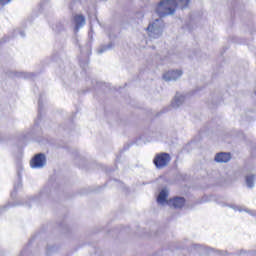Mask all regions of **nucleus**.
<instances>
[{
    "label": "nucleus",
    "instance_id": "f257e3e1",
    "mask_svg": "<svg viewBox=\"0 0 256 256\" xmlns=\"http://www.w3.org/2000/svg\"><path fill=\"white\" fill-rule=\"evenodd\" d=\"M191 0H162L156 7L157 15L161 17H167V15H173L177 11L178 5L181 9H185L189 6Z\"/></svg>",
    "mask_w": 256,
    "mask_h": 256
},
{
    "label": "nucleus",
    "instance_id": "f03ea898",
    "mask_svg": "<svg viewBox=\"0 0 256 256\" xmlns=\"http://www.w3.org/2000/svg\"><path fill=\"white\" fill-rule=\"evenodd\" d=\"M163 29H165V23L163 19L158 18L148 25L146 31L152 39H159V36L163 35Z\"/></svg>",
    "mask_w": 256,
    "mask_h": 256
},
{
    "label": "nucleus",
    "instance_id": "7ed1b4c3",
    "mask_svg": "<svg viewBox=\"0 0 256 256\" xmlns=\"http://www.w3.org/2000/svg\"><path fill=\"white\" fill-rule=\"evenodd\" d=\"M153 163L156 169H163L164 167H167L169 163H171V155H169V153L157 154L153 160Z\"/></svg>",
    "mask_w": 256,
    "mask_h": 256
},
{
    "label": "nucleus",
    "instance_id": "20e7f679",
    "mask_svg": "<svg viewBox=\"0 0 256 256\" xmlns=\"http://www.w3.org/2000/svg\"><path fill=\"white\" fill-rule=\"evenodd\" d=\"M47 164V157L43 153H39L34 156V158L30 162V167L32 169H42Z\"/></svg>",
    "mask_w": 256,
    "mask_h": 256
},
{
    "label": "nucleus",
    "instance_id": "39448f33",
    "mask_svg": "<svg viewBox=\"0 0 256 256\" xmlns=\"http://www.w3.org/2000/svg\"><path fill=\"white\" fill-rule=\"evenodd\" d=\"M167 205H169V207H173L174 209H183V207H185V198L174 197L167 201Z\"/></svg>",
    "mask_w": 256,
    "mask_h": 256
},
{
    "label": "nucleus",
    "instance_id": "423d86ee",
    "mask_svg": "<svg viewBox=\"0 0 256 256\" xmlns=\"http://www.w3.org/2000/svg\"><path fill=\"white\" fill-rule=\"evenodd\" d=\"M181 75H183V71L172 70V71L166 72L163 75V79H164V81H177V79H179V77H181Z\"/></svg>",
    "mask_w": 256,
    "mask_h": 256
},
{
    "label": "nucleus",
    "instance_id": "0eeeda50",
    "mask_svg": "<svg viewBox=\"0 0 256 256\" xmlns=\"http://www.w3.org/2000/svg\"><path fill=\"white\" fill-rule=\"evenodd\" d=\"M214 161H216V163H229V161H231V153L219 152L215 155Z\"/></svg>",
    "mask_w": 256,
    "mask_h": 256
},
{
    "label": "nucleus",
    "instance_id": "6e6552de",
    "mask_svg": "<svg viewBox=\"0 0 256 256\" xmlns=\"http://www.w3.org/2000/svg\"><path fill=\"white\" fill-rule=\"evenodd\" d=\"M74 23L76 31L80 30L85 25V16L78 14L74 16Z\"/></svg>",
    "mask_w": 256,
    "mask_h": 256
},
{
    "label": "nucleus",
    "instance_id": "1a4fd4ad",
    "mask_svg": "<svg viewBox=\"0 0 256 256\" xmlns=\"http://www.w3.org/2000/svg\"><path fill=\"white\" fill-rule=\"evenodd\" d=\"M184 102L185 96L179 95V93H177L174 98V101L172 102V107H174V109H177V107H181V105H183Z\"/></svg>",
    "mask_w": 256,
    "mask_h": 256
},
{
    "label": "nucleus",
    "instance_id": "9d476101",
    "mask_svg": "<svg viewBox=\"0 0 256 256\" xmlns=\"http://www.w3.org/2000/svg\"><path fill=\"white\" fill-rule=\"evenodd\" d=\"M246 185L249 189H253V187H255V175L251 174L246 176Z\"/></svg>",
    "mask_w": 256,
    "mask_h": 256
},
{
    "label": "nucleus",
    "instance_id": "9b49d317",
    "mask_svg": "<svg viewBox=\"0 0 256 256\" xmlns=\"http://www.w3.org/2000/svg\"><path fill=\"white\" fill-rule=\"evenodd\" d=\"M168 196L169 194L166 192V190H161L157 198L158 203H165Z\"/></svg>",
    "mask_w": 256,
    "mask_h": 256
},
{
    "label": "nucleus",
    "instance_id": "f8f14e48",
    "mask_svg": "<svg viewBox=\"0 0 256 256\" xmlns=\"http://www.w3.org/2000/svg\"><path fill=\"white\" fill-rule=\"evenodd\" d=\"M113 48L112 42H110L108 45H103L98 48V53L101 55V53H105V51H109V49Z\"/></svg>",
    "mask_w": 256,
    "mask_h": 256
},
{
    "label": "nucleus",
    "instance_id": "ddd939ff",
    "mask_svg": "<svg viewBox=\"0 0 256 256\" xmlns=\"http://www.w3.org/2000/svg\"><path fill=\"white\" fill-rule=\"evenodd\" d=\"M52 29L55 31V33H61V31H64L65 27L61 22H57L52 26Z\"/></svg>",
    "mask_w": 256,
    "mask_h": 256
},
{
    "label": "nucleus",
    "instance_id": "4468645a",
    "mask_svg": "<svg viewBox=\"0 0 256 256\" xmlns=\"http://www.w3.org/2000/svg\"><path fill=\"white\" fill-rule=\"evenodd\" d=\"M17 173H18L19 182L18 184L14 185V193H17V189L21 187V170H18Z\"/></svg>",
    "mask_w": 256,
    "mask_h": 256
},
{
    "label": "nucleus",
    "instance_id": "2eb2a0df",
    "mask_svg": "<svg viewBox=\"0 0 256 256\" xmlns=\"http://www.w3.org/2000/svg\"><path fill=\"white\" fill-rule=\"evenodd\" d=\"M43 109V102L41 98L38 100V119H41V110Z\"/></svg>",
    "mask_w": 256,
    "mask_h": 256
},
{
    "label": "nucleus",
    "instance_id": "dca6fc26",
    "mask_svg": "<svg viewBox=\"0 0 256 256\" xmlns=\"http://www.w3.org/2000/svg\"><path fill=\"white\" fill-rule=\"evenodd\" d=\"M7 3H11V0H0L1 5H7Z\"/></svg>",
    "mask_w": 256,
    "mask_h": 256
},
{
    "label": "nucleus",
    "instance_id": "f3484780",
    "mask_svg": "<svg viewBox=\"0 0 256 256\" xmlns=\"http://www.w3.org/2000/svg\"><path fill=\"white\" fill-rule=\"evenodd\" d=\"M85 65H89V60H87L86 62L80 60V66L85 67Z\"/></svg>",
    "mask_w": 256,
    "mask_h": 256
},
{
    "label": "nucleus",
    "instance_id": "a211bd4d",
    "mask_svg": "<svg viewBox=\"0 0 256 256\" xmlns=\"http://www.w3.org/2000/svg\"><path fill=\"white\" fill-rule=\"evenodd\" d=\"M53 249H55V247L47 248L46 254L50 255L49 251H52Z\"/></svg>",
    "mask_w": 256,
    "mask_h": 256
},
{
    "label": "nucleus",
    "instance_id": "6ab92c4d",
    "mask_svg": "<svg viewBox=\"0 0 256 256\" xmlns=\"http://www.w3.org/2000/svg\"><path fill=\"white\" fill-rule=\"evenodd\" d=\"M27 77H35V74L34 73H28Z\"/></svg>",
    "mask_w": 256,
    "mask_h": 256
},
{
    "label": "nucleus",
    "instance_id": "aec40b11",
    "mask_svg": "<svg viewBox=\"0 0 256 256\" xmlns=\"http://www.w3.org/2000/svg\"><path fill=\"white\" fill-rule=\"evenodd\" d=\"M20 35H21L22 37H25V33H23V32H20Z\"/></svg>",
    "mask_w": 256,
    "mask_h": 256
},
{
    "label": "nucleus",
    "instance_id": "412c9836",
    "mask_svg": "<svg viewBox=\"0 0 256 256\" xmlns=\"http://www.w3.org/2000/svg\"><path fill=\"white\" fill-rule=\"evenodd\" d=\"M20 169H23V167H22V166H20Z\"/></svg>",
    "mask_w": 256,
    "mask_h": 256
}]
</instances>
